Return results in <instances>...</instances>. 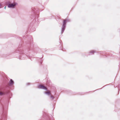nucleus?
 Listing matches in <instances>:
<instances>
[{"instance_id": "obj_1", "label": "nucleus", "mask_w": 120, "mask_h": 120, "mask_svg": "<svg viewBox=\"0 0 120 120\" xmlns=\"http://www.w3.org/2000/svg\"><path fill=\"white\" fill-rule=\"evenodd\" d=\"M70 20H64L63 21V24H62V26L61 28V33L62 34L64 32V30L65 29V28H66V22H70Z\"/></svg>"}, {"instance_id": "obj_2", "label": "nucleus", "mask_w": 120, "mask_h": 120, "mask_svg": "<svg viewBox=\"0 0 120 120\" xmlns=\"http://www.w3.org/2000/svg\"><path fill=\"white\" fill-rule=\"evenodd\" d=\"M16 5V4H9L8 6V7L9 8H11L12 7H14Z\"/></svg>"}, {"instance_id": "obj_3", "label": "nucleus", "mask_w": 120, "mask_h": 120, "mask_svg": "<svg viewBox=\"0 0 120 120\" xmlns=\"http://www.w3.org/2000/svg\"><path fill=\"white\" fill-rule=\"evenodd\" d=\"M39 86L41 89H45L46 90H47V88L46 87L42 85H39Z\"/></svg>"}, {"instance_id": "obj_4", "label": "nucleus", "mask_w": 120, "mask_h": 120, "mask_svg": "<svg viewBox=\"0 0 120 120\" xmlns=\"http://www.w3.org/2000/svg\"><path fill=\"white\" fill-rule=\"evenodd\" d=\"M45 94H48L49 95L50 97L52 98H53V96H52L51 95V94L50 93V92H49V91H48L47 92H45Z\"/></svg>"}, {"instance_id": "obj_5", "label": "nucleus", "mask_w": 120, "mask_h": 120, "mask_svg": "<svg viewBox=\"0 0 120 120\" xmlns=\"http://www.w3.org/2000/svg\"><path fill=\"white\" fill-rule=\"evenodd\" d=\"M14 83V82L13 80L11 79L10 81L9 82V83L10 85L11 86L12 85V84Z\"/></svg>"}, {"instance_id": "obj_6", "label": "nucleus", "mask_w": 120, "mask_h": 120, "mask_svg": "<svg viewBox=\"0 0 120 120\" xmlns=\"http://www.w3.org/2000/svg\"><path fill=\"white\" fill-rule=\"evenodd\" d=\"M96 52L95 51H91V52H90V53L89 54V55H92L94 54V53Z\"/></svg>"}, {"instance_id": "obj_7", "label": "nucleus", "mask_w": 120, "mask_h": 120, "mask_svg": "<svg viewBox=\"0 0 120 120\" xmlns=\"http://www.w3.org/2000/svg\"><path fill=\"white\" fill-rule=\"evenodd\" d=\"M3 94V93L1 92H0V95H2Z\"/></svg>"}, {"instance_id": "obj_8", "label": "nucleus", "mask_w": 120, "mask_h": 120, "mask_svg": "<svg viewBox=\"0 0 120 120\" xmlns=\"http://www.w3.org/2000/svg\"><path fill=\"white\" fill-rule=\"evenodd\" d=\"M30 83H27V84H26V85H30Z\"/></svg>"}, {"instance_id": "obj_9", "label": "nucleus", "mask_w": 120, "mask_h": 120, "mask_svg": "<svg viewBox=\"0 0 120 120\" xmlns=\"http://www.w3.org/2000/svg\"><path fill=\"white\" fill-rule=\"evenodd\" d=\"M1 6V4H0V8Z\"/></svg>"}, {"instance_id": "obj_10", "label": "nucleus", "mask_w": 120, "mask_h": 120, "mask_svg": "<svg viewBox=\"0 0 120 120\" xmlns=\"http://www.w3.org/2000/svg\"><path fill=\"white\" fill-rule=\"evenodd\" d=\"M6 7H5V8H6Z\"/></svg>"}, {"instance_id": "obj_11", "label": "nucleus", "mask_w": 120, "mask_h": 120, "mask_svg": "<svg viewBox=\"0 0 120 120\" xmlns=\"http://www.w3.org/2000/svg\"><path fill=\"white\" fill-rule=\"evenodd\" d=\"M8 2L9 3V2Z\"/></svg>"}]
</instances>
